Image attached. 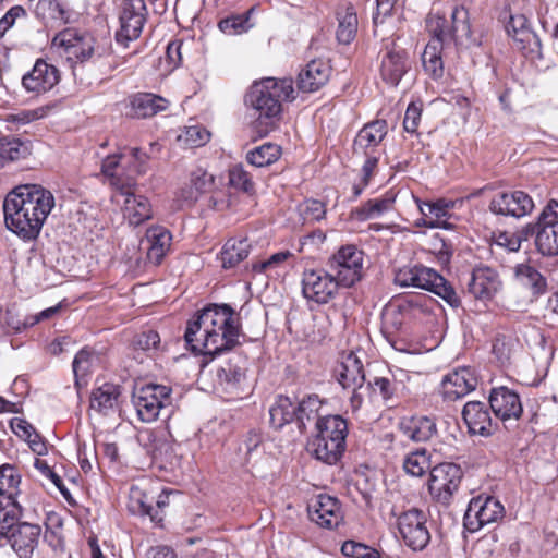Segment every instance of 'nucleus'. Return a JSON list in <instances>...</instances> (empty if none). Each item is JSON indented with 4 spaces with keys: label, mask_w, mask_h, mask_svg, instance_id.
Returning <instances> with one entry per match:
<instances>
[{
    "label": "nucleus",
    "mask_w": 558,
    "mask_h": 558,
    "mask_svg": "<svg viewBox=\"0 0 558 558\" xmlns=\"http://www.w3.org/2000/svg\"><path fill=\"white\" fill-rule=\"evenodd\" d=\"M495 243L509 252H518L521 247V238L513 233L502 232L496 238Z\"/></svg>",
    "instance_id": "62"
},
{
    "label": "nucleus",
    "mask_w": 558,
    "mask_h": 558,
    "mask_svg": "<svg viewBox=\"0 0 558 558\" xmlns=\"http://www.w3.org/2000/svg\"><path fill=\"white\" fill-rule=\"evenodd\" d=\"M315 434L345 447L348 423L341 415L327 414L316 421Z\"/></svg>",
    "instance_id": "33"
},
{
    "label": "nucleus",
    "mask_w": 558,
    "mask_h": 558,
    "mask_svg": "<svg viewBox=\"0 0 558 558\" xmlns=\"http://www.w3.org/2000/svg\"><path fill=\"white\" fill-rule=\"evenodd\" d=\"M172 235L162 226H153L147 229L141 245L146 250L147 259L154 265H159L170 250Z\"/></svg>",
    "instance_id": "24"
},
{
    "label": "nucleus",
    "mask_w": 558,
    "mask_h": 558,
    "mask_svg": "<svg viewBox=\"0 0 558 558\" xmlns=\"http://www.w3.org/2000/svg\"><path fill=\"white\" fill-rule=\"evenodd\" d=\"M504 506L498 499L492 496H477L469 502L463 524L469 532L474 533L497 522L504 517Z\"/></svg>",
    "instance_id": "12"
},
{
    "label": "nucleus",
    "mask_w": 558,
    "mask_h": 558,
    "mask_svg": "<svg viewBox=\"0 0 558 558\" xmlns=\"http://www.w3.org/2000/svg\"><path fill=\"white\" fill-rule=\"evenodd\" d=\"M534 209L532 197L524 191L499 192L493 196L489 210L495 215L524 217Z\"/></svg>",
    "instance_id": "16"
},
{
    "label": "nucleus",
    "mask_w": 558,
    "mask_h": 558,
    "mask_svg": "<svg viewBox=\"0 0 558 558\" xmlns=\"http://www.w3.org/2000/svg\"><path fill=\"white\" fill-rule=\"evenodd\" d=\"M281 155L280 146L272 143H265L246 154V160L251 165L262 168L276 162Z\"/></svg>",
    "instance_id": "47"
},
{
    "label": "nucleus",
    "mask_w": 558,
    "mask_h": 558,
    "mask_svg": "<svg viewBox=\"0 0 558 558\" xmlns=\"http://www.w3.org/2000/svg\"><path fill=\"white\" fill-rule=\"evenodd\" d=\"M294 88L291 78L277 80L265 77L255 82L245 95V104L255 111L258 125L264 129L259 133L266 135L274 120L282 111V102L294 99Z\"/></svg>",
    "instance_id": "4"
},
{
    "label": "nucleus",
    "mask_w": 558,
    "mask_h": 558,
    "mask_svg": "<svg viewBox=\"0 0 558 558\" xmlns=\"http://www.w3.org/2000/svg\"><path fill=\"white\" fill-rule=\"evenodd\" d=\"M324 400L317 395H310L303 398L296 405V423L301 432L306 429V424L317 421L326 414L323 413Z\"/></svg>",
    "instance_id": "38"
},
{
    "label": "nucleus",
    "mask_w": 558,
    "mask_h": 558,
    "mask_svg": "<svg viewBox=\"0 0 558 558\" xmlns=\"http://www.w3.org/2000/svg\"><path fill=\"white\" fill-rule=\"evenodd\" d=\"M54 205L53 194L41 185L16 186L3 202L5 226L24 241L35 240Z\"/></svg>",
    "instance_id": "2"
},
{
    "label": "nucleus",
    "mask_w": 558,
    "mask_h": 558,
    "mask_svg": "<svg viewBox=\"0 0 558 558\" xmlns=\"http://www.w3.org/2000/svg\"><path fill=\"white\" fill-rule=\"evenodd\" d=\"M36 14L52 25H62L70 20V13L61 0H38Z\"/></svg>",
    "instance_id": "40"
},
{
    "label": "nucleus",
    "mask_w": 558,
    "mask_h": 558,
    "mask_svg": "<svg viewBox=\"0 0 558 558\" xmlns=\"http://www.w3.org/2000/svg\"><path fill=\"white\" fill-rule=\"evenodd\" d=\"M387 134V122L376 120L364 125L357 133L353 150L356 155H368L377 147Z\"/></svg>",
    "instance_id": "29"
},
{
    "label": "nucleus",
    "mask_w": 558,
    "mask_h": 558,
    "mask_svg": "<svg viewBox=\"0 0 558 558\" xmlns=\"http://www.w3.org/2000/svg\"><path fill=\"white\" fill-rule=\"evenodd\" d=\"M341 553L348 558H379L374 548L354 541L344 542L341 546Z\"/></svg>",
    "instance_id": "57"
},
{
    "label": "nucleus",
    "mask_w": 558,
    "mask_h": 558,
    "mask_svg": "<svg viewBox=\"0 0 558 558\" xmlns=\"http://www.w3.org/2000/svg\"><path fill=\"white\" fill-rule=\"evenodd\" d=\"M146 155L138 148L119 153L102 160L101 171L109 184L122 194L132 191L137 174L144 172Z\"/></svg>",
    "instance_id": "7"
},
{
    "label": "nucleus",
    "mask_w": 558,
    "mask_h": 558,
    "mask_svg": "<svg viewBox=\"0 0 558 558\" xmlns=\"http://www.w3.org/2000/svg\"><path fill=\"white\" fill-rule=\"evenodd\" d=\"M171 388L163 385H146L133 393V404L138 418L145 423L156 421L160 412L171 405Z\"/></svg>",
    "instance_id": "8"
},
{
    "label": "nucleus",
    "mask_w": 558,
    "mask_h": 558,
    "mask_svg": "<svg viewBox=\"0 0 558 558\" xmlns=\"http://www.w3.org/2000/svg\"><path fill=\"white\" fill-rule=\"evenodd\" d=\"M338 383L343 389H362L365 381L363 363L355 352L342 356L335 369Z\"/></svg>",
    "instance_id": "23"
},
{
    "label": "nucleus",
    "mask_w": 558,
    "mask_h": 558,
    "mask_svg": "<svg viewBox=\"0 0 558 558\" xmlns=\"http://www.w3.org/2000/svg\"><path fill=\"white\" fill-rule=\"evenodd\" d=\"M97 360L98 359L94 351L89 350L88 348H83L77 352L72 364L76 383H78L80 379H83L92 372V368Z\"/></svg>",
    "instance_id": "50"
},
{
    "label": "nucleus",
    "mask_w": 558,
    "mask_h": 558,
    "mask_svg": "<svg viewBox=\"0 0 558 558\" xmlns=\"http://www.w3.org/2000/svg\"><path fill=\"white\" fill-rule=\"evenodd\" d=\"M120 395L121 391L118 385L105 383L93 391L90 408L107 415L116 410Z\"/></svg>",
    "instance_id": "36"
},
{
    "label": "nucleus",
    "mask_w": 558,
    "mask_h": 558,
    "mask_svg": "<svg viewBox=\"0 0 558 558\" xmlns=\"http://www.w3.org/2000/svg\"><path fill=\"white\" fill-rule=\"evenodd\" d=\"M434 300L424 294H412L392 303L384 312V319L388 324L396 314L411 319H422L432 313Z\"/></svg>",
    "instance_id": "19"
},
{
    "label": "nucleus",
    "mask_w": 558,
    "mask_h": 558,
    "mask_svg": "<svg viewBox=\"0 0 558 558\" xmlns=\"http://www.w3.org/2000/svg\"><path fill=\"white\" fill-rule=\"evenodd\" d=\"M240 318L227 304L209 305L187 323L184 340L196 354L215 356L239 344Z\"/></svg>",
    "instance_id": "1"
},
{
    "label": "nucleus",
    "mask_w": 558,
    "mask_h": 558,
    "mask_svg": "<svg viewBox=\"0 0 558 558\" xmlns=\"http://www.w3.org/2000/svg\"><path fill=\"white\" fill-rule=\"evenodd\" d=\"M184 138L191 146H202L209 140V132L201 126H189L184 132Z\"/></svg>",
    "instance_id": "60"
},
{
    "label": "nucleus",
    "mask_w": 558,
    "mask_h": 558,
    "mask_svg": "<svg viewBox=\"0 0 558 558\" xmlns=\"http://www.w3.org/2000/svg\"><path fill=\"white\" fill-rule=\"evenodd\" d=\"M426 514L416 508L402 512L397 520L404 544L413 550H423L430 541Z\"/></svg>",
    "instance_id": "13"
},
{
    "label": "nucleus",
    "mask_w": 558,
    "mask_h": 558,
    "mask_svg": "<svg viewBox=\"0 0 558 558\" xmlns=\"http://www.w3.org/2000/svg\"><path fill=\"white\" fill-rule=\"evenodd\" d=\"M429 251L436 255L441 264L449 263L451 252L445 240L438 234H434L429 240Z\"/></svg>",
    "instance_id": "59"
},
{
    "label": "nucleus",
    "mask_w": 558,
    "mask_h": 558,
    "mask_svg": "<svg viewBox=\"0 0 558 558\" xmlns=\"http://www.w3.org/2000/svg\"><path fill=\"white\" fill-rule=\"evenodd\" d=\"M50 111L49 106H43L35 109H24L20 110L15 113H10L7 117V122L13 123L16 126L25 125L31 122L37 121L39 119H43L47 117L48 112Z\"/></svg>",
    "instance_id": "52"
},
{
    "label": "nucleus",
    "mask_w": 558,
    "mask_h": 558,
    "mask_svg": "<svg viewBox=\"0 0 558 558\" xmlns=\"http://www.w3.org/2000/svg\"><path fill=\"white\" fill-rule=\"evenodd\" d=\"M131 509L134 512H138L143 515H148L154 522H161L162 515H158V511L154 512L155 507L151 504L153 498H148L147 494L141 490L138 487L133 486L130 495Z\"/></svg>",
    "instance_id": "48"
},
{
    "label": "nucleus",
    "mask_w": 558,
    "mask_h": 558,
    "mask_svg": "<svg viewBox=\"0 0 558 558\" xmlns=\"http://www.w3.org/2000/svg\"><path fill=\"white\" fill-rule=\"evenodd\" d=\"M182 46L181 40H174L168 44L166 58L172 68H178L182 62Z\"/></svg>",
    "instance_id": "64"
},
{
    "label": "nucleus",
    "mask_w": 558,
    "mask_h": 558,
    "mask_svg": "<svg viewBox=\"0 0 558 558\" xmlns=\"http://www.w3.org/2000/svg\"><path fill=\"white\" fill-rule=\"evenodd\" d=\"M399 427L407 438L416 442L428 441L437 434L436 422L429 416L404 417Z\"/></svg>",
    "instance_id": "30"
},
{
    "label": "nucleus",
    "mask_w": 558,
    "mask_h": 558,
    "mask_svg": "<svg viewBox=\"0 0 558 558\" xmlns=\"http://www.w3.org/2000/svg\"><path fill=\"white\" fill-rule=\"evenodd\" d=\"M452 207L453 203L446 199L418 203V209L421 214L430 218L433 221L437 220V222L440 225V228L442 229L451 228V223L447 222L446 218Z\"/></svg>",
    "instance_id": "46"
},
{
    "label": "nucleus",
    "mask_w": 558,
    "mask_h": 558,
    "mask_svg": "<svg viewBox=\"0 0 558 558\" xmlns=\"http://www.w3.org/2000/svg\"><path fill=\"white\" fill-rule=\"evenodd\" d=\"M421 113L422 110L418 106L411 104L407 108L404 120H403V128L409 133H415L421 120Z\"/></svg>",
    "instance_id": "61"
},
{
    "label": "nucleus",
    "mask_w": 558,
    "mask_h": 558,
    "mask_svg": "<svg viewBox=\"0 0 558 558\" xmlns=\"http://www.w3.org/2000/svg\"><path fill=\"white\" fill-rule=\"evenodd\" d=\"M403 470L408 475L422 477L427 471L430 472V456L426 449H417L408 453L403 459Z\"/></svg>",
    "instance_id": "44"
},
{
    "label": "nucleus",
    "mask_w": 558,
    "mask_h": 558,
    "mask_svg": "<svg viewBox=\"0 0 558 558\" xmlns=\"http://www.w3.org/2000/svg\"><path fill=\"white\" fill-rule=\"evenodd\" d=\"M462 417L474 435L489 436L493 433V420L488 407L481 401H470L464 404Z\"/></svg>",
    "instance_id": "25"
},
{
    "label": "nucleus",
    "mask_w": 558,
    "mask_h": 558,
    "mask_svg": "<svg viewBox=\"0 0 558 558\" xmlns=\"http://www.w3.org/2000/svg\"><path fill=\"white\" fill-rule=\"evenodd\" d=\"M122 195L125 196L123 216L130 225L140 226L153 218V209L148 198L135 195L132 191Z\"/></svg>",
    "instance_id": "32"
},
{
    "label": "nucleus",
    "mask_w": 558,
    "mask_h": 558,
    "mask_svg": "<svg viewBox=\"0 0 558 558\" xmlns=\"http://www.w3.org/2000/svg\"><path fill=\"white\" fill-rule=\"evenodd\" d=\"M410 68L411 63L407 52L403 49L392 47L381 57L380 77L386 84L397 86Z\"/></svg>",
    "instance_id": "21"
},
{
    "label": "nucleus",
    "mask_w": 558,
    "mask_h": 558,
    "mask_svg": "<svg viewBox=\"0 0 558 558\" xmlns=\"http://www.w3.org/2000/svg\"><path fill=\"white\" fill-rule=\"evenodd\" d=\"M311 521L325 529H336L343 521L341 505L337 498L320 494L307 507Z\"/></svg>",
    "instance_id": "17"
},
{
    "label": "nucleus",
    "mask_w": 558,
    "mask_h": 558,
    "mask_svg": "<svg viewBox=\"0 0 558 558\" xmlns=\"http://www.w3.org/2000/svg\"><path fill=\"white\" fill-rule=\"evenodd\" d=\"M29 155V147L19 138L0 140V169L11 161H16Z\"/></svg>",
    "instance_id": "45"
},
{
    "label": "nucleus",
    "mask_w": 558,
    "mask_h": 558,
    "mask_svg": "<svg viewBox=\"0 0 558 558\" xmlns=\"http://www.w3.org/2000/svg\"><path fill=\"white\" fill-rule=\"evenodd\" d=\"M527 21L524 16L520 15L511 17L508 25V33L513 31V39L521 44H530L531 40L538 41L537 36L527 27Z\"/></svg>",
    "instance_id": "54"
},
{
    "label": "nucleus",
    "mask_w": 558,
    "mask_h": 558,
    "mask_svg": "<svg viewBox=\"0 0 558 558\" xmlns=\"http://www.w3.org/2000/svg\"><path fill=\"white\" fill-rule=\"evenodd\" d=\"M253 11L254 8H251L242 14L232 15L221 20L219 22V28L228 35L241 34L248 31L253 26L251 23V14Z\"/></svg>",
    "instance_id": "49"
},
{
    "label": "nucleus",
    "mask_w": 558,
    "mask_h": 558,
    "mask_svg": "<svg viewBox=\"0 0 558 558\" xmlns=\"http://www.w3.org/2000/svg\"><path fill=\"white\" fill-rule=\"evenodd\" d=\"M250 243L246 239H231L226 242L221 251V263L225 268H231L244 260L250 253Z\"/></svg>",
    "instance_id": "43"
},
{
    "label": "nucleus",
    "mask_w": 558,
    "mask_h": 558,
    "mask_svg": "<svg viewBox=\"0 0 558 558\" xmlns=\"http://www.w3.org/2000/svg\"><path fill=\"white\" fill-rule=\"evenodd\" d=\"M60 80L58 69L43 60H38L32 71L22 78V85L29 93L43 94L50 90Z\"/></svg>",
    "instance_id": "20"
},
{
    "label": "nucleus",
    "mask_w": 558,
    "mask_h": 558,
    "mask_svg": "<svg viewBox=\"0 0 558 558\" xmlns=\"http://www.w3.org/2000/svg\"><path fill=\"white\" fill-rule=\"evenodd\" d=\"M514 279L534 299L539 298L547 291L546 278L531 264H517L514 266Z\"/></svg>",
    "instance_id": "31"
},
{
    "label": "nucleus",
    "mask_w": 558,
    "mask_h": 558,
    "mask_svg": "<svg viewBox=\"0 0 558 558\" xmlns=\"http://www.w3.org/2000/svg\"><path fill=\"white\" fill-rule=\"evenodd\" d=\"M20 483L21 476L14 466H0V513L11 510V507H21L16 501Z\"/></svg>",
    "instance_id": "26"
},
{
    "label": "nucleus",
    "mask_w": 558,
    "mask_h": 558,
    "mask_svg": "<svg viewBox=\"0 0 558 558\" xmlns=\"http://www.w3.org/2000/svg\"><path fill=\"white\" fill-rule=\"evenodd\" d=\"M22 507L0 513V538L5 539L20 558H32L38 546L41 529L37 524L17 523Z\"/></svg>",
    "instance_id": "5"
},
{
    "label": "nucleus",
    "mask_w": 558,
    "mask_h": 558,
    "mask_svg": "<svg viewBox=\"0 0 558 558\" xmlns=\"http://www.w3.org/2000/svg\"><path fill=\"white\" fill-rule=\"evenodd\" d=\"M488 401L496 418L500 420L506 428L513 427L523 413L520 396L505 386L493 388Z\"/></svg>",
    "instance_id": "15"
},
{
    "label": "nucleus",
    "mask_w": 558,
    "mask_h": 558,
    "mask_svg": "<svg viewBox=\"0 0 558 558\" xmlns=\"http://www.w3.org/2000/svg\"><path fill=\"white\" fill-rule=\"evenodd\" d=\"M535 244L544 256L558 255V221L537 222Z\"/></svg>",
    "instance_id": "37"
},
{
    "label": "nucleus",
    "mask_w": 558,
    "mask_h": 558,
    "mask_svg": "<svg viewBox=\"0 0 558 558\" xmlns=\"http://www.w3.org/2000/svg\"><path fill=\"white\" fill-rule=\"evenodd\" d=\"M395 198V195L386 194L383 197L369 199L362 206L354 208L352 217L361 221L378 218L392 208Z\"/></svg>",
    "instance_id": "39"
},
{
    "label": "nucleus",
    "mask_w": 558,
    "mask_h": 558,
    "mask_svg": "<svg viewBox=\"0 0 558 558\" xmlns=\"http://www.w3.org/2000/svg\"><path fill=\"white\" fill-rule=\"evenodd\" d=\"M168 106L167 99L155 94L142 93L131 99V114L138 119H145L166 110Z\"/></svg>",
    "instance_id": "35"
},
{
    "label": "nucleus",
    "mask_w": 558,
    "mask_h": 558,
    "mask_svg": "<svg viewBox=\"0 0 558 558\" xmlns=\"http://www.w3.org/2000/svg\"><path fill=\"white\" fill-rule=\"evenodd\" d=\"M426 28L432 39L422 53L423 68L433 78L444 74L441 49L453 41L456 46L470 47L476 45L471 36L469 11L464 7H456L451 13V24L439 13H429L426 17Z\"/></svg>",
    "instance_id": "3"
},
{
    "label": "nucleus",
    "mask_w": 558,
    "mask_h": 558,
    "mask_svg": "<svg viewBox=\"0 0 558 558\" xmlns=\"http://www.w3.org/2000/svg\"><path fill=\"white\" fill-rule=\"evenodd\" d=\"M301 217L305 222H314L326 215L325 204L317 199H306L299 206Z\"/></svg>",
    "instance_id": "56"
},
{
    "label": "nucleus",
    "mask_w": 558,
    "mask_h": 558,
    "mask_svg": "<svg viewBox=\"0 0 558 558\" xmlns=\"http://www.w3.org/2000/svg\"><path fill=\"white\" fill-rule=\"evenodd\" d=\"M396 284L402 288H418L433 292L445 300L451 307L460 305L453 287L436 270L424 265L405 266L395 274Z\"/></svg>",
    "instance_id": "6"
},
{
    "label": "nucleus",
    "mask_w": 558,
    "mask_h": 558,
    "mask_svg": "<svg viewBox=\"0 0 558 558\" xmlns=\"http://www.w3.org/2000/svg\"><path fill=\"white\" fill-rule=\"evenodd\" d=\"M269 416L271 426L280 429L286 424L296 421V405L289 397L279 396L269 410Z\"/></svg>",
    "instance_id": "41"
},
{
    "label": "nucleus",
    "mask_w": 558,
    "mask_h": 558,
    "mask_svg": "<svg viewBox=\"0 0 558 558\" xmlns=\"http://www.w3.org/2000/svg\"><path fill=\"white\" fill-rule=\"evenodd\" d=\"M363 252L354 245L340 247L330 258L331 274L341 283L342 288H350L362 279Z\"/></svg>",
    "instance_id": "10"
},
{
    "label": "nucleus",
    "mask_w": 558,
    "mask_h": 558,
    "mask_svg": "<svg viewBox=\"0 0 558 558\" xmlns=\"http://www.w3.org/2000/svg\"><path fill=\"white\" fill-rule=\"evenodd\" d=\"M501 288L498 274L489 267H481L473 271L469 291L481 300L492 299Z\"/></svg>",
    "instance_id": "27"
},
{
    "label": "nucleus",
    "mask_w": 558,
    "mask_h": 558,
    "mask_svg": "<svg viewBox=\"0 0 558 558\" xmlns=\"http://www.w3.org/2000/svg\"><path fill=\"white\" fill-rule=\"evenodd\" d=\"M514 340L506 336H497L494 339L492 353L500 365L510 363L514 353Z\"/></svg>",
    "instance_id": "51"
},
{
    "label": "nucleus",
    "mask_w": 558,
    "mask_h": 558,
    "mask_svg": "<svg viewBox=\"0 0 558 558\" xmlns=\"http://www.w3.org/2000/svg\"><path fill=\"white\" fill-rule=\"evenodd\" d=\"M330 66L322 60H312L298 77V88L303 93H314L324 86L330 76Z\"/></svg>",
    "instance_id": "28"
},
{
    "label": "nucleus",
    "mask_w": 558,
    "mask_h": 558,
    "mask_svg": "<svg viewBox=\"0 0 558 558\" xmlns=\"http://www.w3.org/2000/svg\"><path fill=\"white\" fill-rule=\"evenodd\" d=\"M134 347L151 356L160 350V336L155 330L143 331L135 337Z\"/></svg>",
    "instance_id": "55"
},
{
    "label": "nucleus",
    "mask_w": 558,
    "mask_h": 558,
    "mask_svg": "<svg viewBox=\"0 0 558 558\" xmlns=\"http://www.w3.org/2000/svg\"><path fill=\"white\" fill-rule=\"evenodd\" d=\"M477 378L469 367H462L447 374L441 381V393L445 399H460L476 388Z\"/></svg>",
    "instance_id": "22"
},
{
    "label": "nucleus",
    "mask_w": 558,
    "mask_h": 558,
    "mask_svg": "<svg viewBox=\"0 0 558 558\" xmlns=\"http://www.w3.org/2000/svg\"><path fill=\"white\" fill-rule=\"evenodd\" d=\"M291 256H292V254L289 251H282V252L275 253L266 260L254 264L253 269L258 272L276 271Z\"/></svg>",
    "instance_id": "58"
},
{
    "label": "nucleus",
    "mask_w": 558,
    "mask_h": 558,
    "mask_svg": "<svg viewBox=\"0 0 558 558\" xmlns=\"http://www.w3.org/2000/svg\"><path fill=\"white\" fill-rule=\"evenodd\" d=\"M147 9L144 0H124L120 14V28L116 39L119 44L128 46L140 37L146 21Z\"/></svg>",
    "instance_id": "14"
},
{
    "label": "nucleus",
    "mask_w": 558,
    "mask_h": 558,
    "mask_svg": "<svg viewBox=\"0 0 558 558\" xmlns=\"http://www.w3.org/2000/svg\"><path fill=\"white\" fill-rule=\"evenodd\" d=\"M307 450L317 460L332 465L340 460L345 447L338 445L337 441H330L323 436L314 434L313 438L307 444Z\"/></svg>",
    "instance_id": "34"
},
{
    "label": "nucleus",
    "mask_w": 558,
    "mask_h": 558,
    "mask_svg": "<svg viewBox=\"0 0 558 558\" xmlns=\"http://www.w3.org/2000/svg\"><path fill=\"white\" fill-rule=\"evenodd\" d=\"M229 184L247 194L254 193V183L251 174L242 165H235L229 170Z\"/></svg>",
    "instance_id": "53"
},
{
    "label": "nucleus",
    "mask_w": 558,
    "mask_h": 558,
    "mask_svg": "<svg viewBox=\"0 0 558 558\" xmlns=\"http://www.w3.org/2000/svg\"><path fill=\"white\" fill-rule=\"evenodd\" d=\"M337 39L340 44L348 45L356 36L357 16L352 7H345L338 11Z\"/></svg>",
    "instance_id": "42"
},
{
    "label": "nucleus",
    "mask_w": 558,
    "mask_h": 558,
    "mask_svg": "<svg viewBox=\"0 0 558 558\" xmlns=\"http://www.w3.org/2000/svg\"><path fill=\"white\" fill-rule=\"evenodd\" d=\"M56 48H62L68 58H75L81 62L88 60L94 53V38L87 34L80 35L74 29L60 32L52 39Z\"/></svg>",
    "instance_id": "18"
},
{
    "label": "nucleus",
    "mask_w": 558,
    "mask_h": 558,
    "mask_svg": "<svg viewBox=\"0 0 558 558\" xmlns=\"http://www.w3.org/2000/svg\"><path fill=\"white\" fill-rule=\"evenodd\" d=\"M463 472L454 463H440L434 466L429 473L428 490L438 504L448 506L454 494L459 490Z\"/></svg>",
    "instance_id": "9"
},
{
    "label": "nucleus",
    "mask_w": 558,
    "mask_h": 558,
    "mask_svg": "<svg viewBox=\"0 0 558 558\" xmlns=\"http://www.w3.org/2000/svg\"><path fill=\"white\" fill-rule=\"evenodd\" d=\"M0 323H3L14 332H20L29 325V323H22L11 308H8L4 313L0 310Z\"/></svg>",
    "instance_id": "63"
},
{
    "label": "nucleus",
    "mask_w": 558,
    "mask_h": 558,
    "mask_svg": "<svg viewBox=\"0 0 558 558\" xmlns=\"http://www.w3.org/2000/svg\"><path fill=\"white\" fill-rule=\"evenodd\" d=\"M325 269H305L302 274V294L307 301L327 304L338 293L341 283Z\"/></svg>",
    "instance_id": "11"
}]
</instances>
